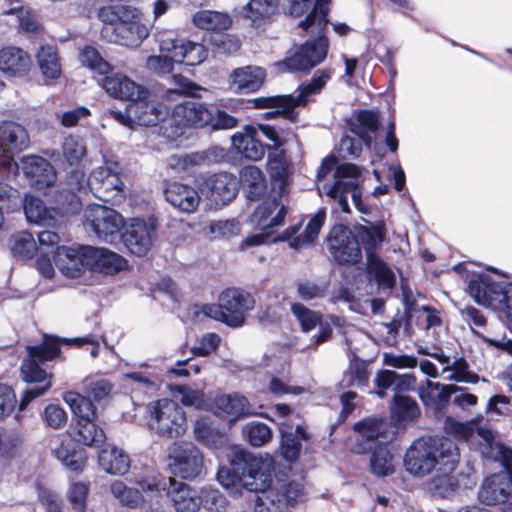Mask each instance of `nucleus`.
<instances>
[{"label":"nucleus","mask_w":512,"mask_h":512,"mask_svg":"<svg viewBox=\"0 0 512 512\" xmlns=\"http://www.w3.org/2000/svg\"><path fill=\"white\" fill-rule=\"evenodd\" d=\"M330 0H290L289 12L295 17L308 13L299 27L316 39L307 41L284 61L290 71H307L321 63L327 55L329 42L325 37Z\"/></svg>","instance_id":"1"},{"label":"nucleus","mask_w":512,"mask_h":512,"mask_svg":"<svg viewBox=\"0 0 512 512\" xmlns=\"http://www.w3.org/2000/svg\"><path fill=\"white\" fill-rule=\"evenodd\" d=\"M459 461L457 446L449 439L420 437L412 442L404 456V468L414 477H424L439 468L453 471Z\"/></svg>","instance_id":"2"},{"label":"nucleus","mask_w":512,"mask_h":512,"mask_svg":"<svg viewBox=\"0 0 512 512\" xmlns=\"http://www.w3.org/2000/svg\"><path fill=\"white\" fill-rule=\"evenodd\" d=\"M99 17L103 22L101 36L111 43L137 47L150 34L148 26L141 22L137 10L133 7H105L100 10Z\"/></svg>","instance_id":"3"},{"label":"nucleus","mask_w":512,"mask_h":512,"mask_svg":"<svg viewBox=\"0 0 512 512\" xmlns=\"http://www.w3.org/2000/svg\"><path fill=\"white\" fill-rule=\"evenodd\" d=\"M79 60L90 70L100 75H106L102 86L114 98L131 101L141 98L147 93L139 84L122 73L108 75L112 66L100 55L98 50L91 46H86L81 50Z\"/></svg>","instance_id":"4"},{"label":"nucleus","mask_w":512,"mask_h":512,"mask_svg":"<svg viewBox=\"0 0 512 512\" xmlns=\"http://www.w3.org/2000/svg\"><path fill=\"white\" fill-rule=\"evenodd\" d=\"M29 358L23 361L21 373L27 382L42 383L47 382L35 388L27 389L21 399L20 409L23 410L35 398L43 395L51 387L50 377L46 371L41 368L40 363L52 360L60 353L58 342L52 338H46L39 346L28 347Z\"/></svg>","instance_id":"5"},{"label":"nucleus","mask_w":512,"mask_h":512,"mask_svg":"<svg viewBox=\"0 0 512 512\" xmlns=\"http://www.w3.org/2000/svg\"><path fill=\"white\" fill-rule=\"evenodd\" d=\"M19 169L23 171L29 184L40 191L52 187L57 181L55 168L41 156H24L18 164L11 155H0V178L12 179Z\"/></svg>","instance_id":"6"},{"label":"nucleus","mask_w":512,"mask_h":512,"mask_svg":"<svg viewBox=\"0 0 512 512\" xmlns=\"http://www.w3.org/2000/svg\"><path fill=\"white\" fill-rule=\"evenodd\" d=\"M361 171L359 167L351 163L339 165L334 172V181L324 184L319 188L337 205L344 213H350L347 196L350 195L355 207L361 213H367L368 209L362 202V188L360 186Z\"/></svg>","instance_id":"7"},{"label":"nucleus","mask_w":512,"mask_h":512,"mask_svg":"<svg viewBox=\"0 0 512 512\" xmlns=\"http://www.w3.org/2000/svg\"><path fill=\"white\" fill-rule=\"evenodd\" d=\"M445 424L446 428L459 438L469 439L476 432L483 440L481 453L484 457L493 461H512V449L495 440L494 431L485 423L482 414L466 422L448 417Z\"/></svg>","instance_id":"8"},{"label":"nucleus","mask_w":512,"mask_h":512,"mask_svg":"<svg viewBox=\"0 0 512 512\" xmlns=\"http://www.w3.org/2000/svg\"><path fill=\"white\" fill-rule=\"evenodd\" d=\"M255 301L246 291L230 288L219 296L218 304H207L202 307L205 316L226 323L231 327L242 326L246 313L254 308Z\"/></svg>","instance_id":"9"},{"label":"nucleus","mask_w":512,"mask_h":512,"mask_svg":"<svg viewBox=\"0 0 512 512\" xmlns=\"http://www.w3.org/2000/svg\"><path fill=\"white\" fill-rule=\"evenodd\" d=\"M354 236L358 243H362L367 254V271L370 277L374 278L379 287L391 289L395 284V275L392 270L376 255L373 250L381 245L385 237L383 224L358 226Z\"/></svg>","instance_id":"10"},{"label":"nucleus","mask_w":512,"mask_h":512,"mask_svg":"<svg viewBox=\"0 0 512 512\" xmlns=\"http://www.w3.org/2000/svg\"><path fill=\"white\" fill-rule=\"evenodd\" d=\"M149 427L158 435L169 438L183 435L187 428L186 416L177 402L163 398L147 406Z\"/></svg>","instance_id":"11"},{"label":"nucleus","mask_w":512,"mask_h":512,"mask_svg":"<svg viewBox=\"0 0 512 512\" xmlns=\"http://www.w3.org/2000/svg\"><path fill=\"white\" fill-rule=\"evenodd\" d=\"M274 409L279 417L277 424L281 434V455L286 461L293 463L300 455L302 442L308 441L310 435L298 415L293 414L288 405L277 404Z\"/></svg>","instance_id":"12"},{"label":"nucleus","mask_w":512,"mask_h":512,"mask_svg":"<svg viewBox=\"0 0 512 512\" xmlns=\"http://www.w3.org/2000/svg\"><path fill=\"white\" fill-rule=\"evenodd\" d=\"M305 498L306 490L301 480L278 483L256 495L255 512H288Z\"/></svg>","instance_id":"13"},{"label":"nucleus","mask_w":512,"mask_h":512,"mask_svg":"<svg viewBox=\"0 0 512 512\" xmlns=\"http://www.w3.org/2000/svg\"><path fill=\"white\" fill-rule=\"evenodd\" d=\"M469 294L480 305L505 312L512 303V284L495 282L488 275H478L470 280Z\"/></svg>","instance_id":"14"},{"label":"nucleus","mask_w":512,"mask_h":512,"mask_svg":"<svg viewBox=\"0 0 512 512\" xmlns=\"http://www.w3.org/2000/svg\"><path fill=\"white\" fill-rule=\"evenodd\" d=\"M123 182L117 172V163L106 161L93 170L88 178V188L105 203H120L124 198Z\"/></svg>","instance_id":"15"},{"label":"nucleus","mask_w":512,"mask_h":512,"mask_svg":"<svg viewBox=\"0 0 512 512\" xmlns=\"http://www.w3.org/2000/svg\"><path fill=\"white\" fill-rule=\"evenodd\" d=\"M171 472L185 480L198 478L204 470V456L192 443H177L169 454Z\"/></svg>","instance_id":"16"},{"label":"nucleus","mask_w":512,"mask_h":512,"mask_svg":"<svg viewBox=\"0 0 512 512\" xmlns=\"http://www.w3.org/2000/svg\"><path fill=\"white\" fill-rule=\"evenodd\" d=\"M85 224L105 242H113L124 226V219L117 211L103 205L93 204L85 209Z\"/></svg>","instance_id":"17"},{"label":"nucleus","mask_w":512,"mask_h":512,"mask_svg":"<svg viewBox=\"0 0 512 512\" xmlns=\"http://www.w3.org/2000/svg\"><path fill=\"white\" fill-rule=\"evenodd\" d=\"M502 471L487 477L478 492L479 500L486 505L504 503L512 495V461H501Z\"/></svg>","instance_id":"18"},{"label":"nucleus","mask_w":512,"mask_h":512,"mask_svg":"<svg viewBox=\"0 0 512 512\" xmlns=\"http://www.w3.org/2000/svg\"><path fill=\"white\" fill-rule=\"evenodd\" d=\"M121 237L130 253L144 256L151 249L156 238V225L152 221L132 219Z\"/></svg>","instance_id":"19"},{"label":"nucleus","mask_w":512,"mask_h":512,"mask_svg":"<svg viewBox=\"0 0 512 512\" xmlns=\"http://www.w3.org/2000/svg\"><path fill=\"white\" fill-rule=\"evenodd\" d=\"M329 241L333 257L339 264H356L361 261L362 253L358 240L345 226H334Z\"/></svg>","instance_id":"20"},{"label":"nucleus","mask_w":512,"mask_h":512,"mask_svg":"<svg viewBox=\"0 0 512 512\" xmlns=\"http://www.w3.org/2000/svg\"><path fill=\"white\" fill-rule=\"evenodd\" d=\"M90 246H62L58 247L54 255V262L63 275L69 278H77L84 271L91 269Z\"/></svg>","instance_id":"21"},{"label":"nucleus","mask_w":512,"mask_h":512,"mask_svg":"<svg viewBox=\"0 0 512 512\" xmlns=\"http://www.w3.org/2000/svg\"><path fill=\"white\" fill-rule=\"evenodd\" d=\"M163 491L171 499L178 512H197L201 507L200 490L176 480L173 477L163 479L160 483Z\"/></svg>","instance_id":"22"},{"label":"nucleus","mask_w":512,"mask_h":512,"mask_svg":"<svg viewBox=\"0 0 512 512\" xmlns=\"http://www.w3.org/2000/svg\"><path fill=\"white\" fill-rule=\"evenodd\" d=\"M160 51L172 54L176 63H185L186 65H199L205 61L208 55L204 45L185 39H159Z\"/></svg>","instance_id":"23"},{"label":"nucleus","mask_w":512,"mask_h":512,"mask_svg":"<svg viewBox=\"0 0 512 512\" xmlns=\"http://www.w3.org/2000/svg\"><path fill=\"white\" fill-rule=\"evenodd\" d=\"M238 187L236 176L223 172L209 176L203 183L202 191L212 204L224 206L237 196Z\"/></svg>","instance_id":"24"},{"label":"nucleus","mask_w":512,"mask_h":512,"mask_svg":"<svg viewBox=\"0 0 512 512\" xmlns=\"http://www.w3.org/2000/svg\"><path fill=\"white\" fill-rule=\"evenodd\" d=\"M357 432L355 444L352 450L357 454H363L377 449L379 446H385L384 440L387 430V423L379 419H365L354 426Z\"/></svg>","instance_id":"25"},{"label":"nucleus","mask_w":512,"mask_h":512,"mask_svg":"<svg viewBox=\"0 0 512 512\" xmlns=\"http://www.w3.org/2000/svg\"><path fill=\"white\" fill-rule=\"evenodd\" d=\"M171 118L179 128H199L208 125L212 112L203 103L189 100L177 104Z\"/></svg>","instance_id":"26"},{"label":"nucleus","mask_w":512,"mask_h":512,"mask_svg":"<svg viewBox=\"0 0 512 512\" xmlns=\"http://www.w3.org/2000/svg\"><path fill=\"white\" fill-rule=\"evenodd\" d=\"M145 95L146 94L136 100H131L129 111L135 124L140 126H155L167 117L169 107L163 100H146Z\"/></svg>","instance_id":"27"},{"label":"nucleus","mask_w":512,"mask_h":512,"mask_svg":"<svg viewBox=\"0 0 512 512\" xmlns=\"http://www.w3.org/2000/svg\"><path fill=\"white\" fill-rule=\"evenodd\" d=\"M286 214V206L273 198L260 203L250 215L249 221L261 231L272 233L273 228L283 224Z\"/></svg>","instance_id":"28"},{"label":"nucleus","mask_w":512,"mask_h":512,"mask_svg":"<svg viewBox=\"0 0 512 512\" xmlns=\"http://www.w3.org/2000/svg\"><path fill=\"white\" fill-rule=\"evenodd\" d=\"M208 410L219 417H231L232 420L255 414L247 398L238 393L217 396Z\"/></svg>","instance_id":"29"},{"label":"nucleus","mask_w":512,"mask_h":512,"mask_svg":"<svg viewBox=\"0 0 512 512\" xmlns=\"http://www.w3.org/2000/svg\"><path fill=\"white\" fill-rule=\"evenodd\" d=\"M165 199L179 212L194 213L201 202L198 191L186 184L173 182L164 190Z\"/></svg>","instance_id":"30"},{"label":"nucleus","mask_w":512,"mask_h":512,"mask_svg":"<svg viewBox=\"0 0 512 512\" xmlns=\"http://www.w3.org/2000/svg\"><path fill=\"white\" fill-rule=\"evenodd\" d=\"M257 128L246 125L231 140L235 151L250 161H260L265 156V145L257 139Z\"/></svg>","instance_id":"31"},{"label":"nucleus","mask_w":512,"mask_h":512,"mask_svg":"<svg viewBox=\"0 0 512 512\" xmlns=\"http://www.w3.org/2000/svg\"><path fill=\"white\" fill-rule=\"evenodd\" d=\"M32 65L30 56L24 50L9 46L0 50V70L12 77L26 75Z\"/></svg>","instance_id":"32"},{"label":"nucleus","mask_w":512,"mask_h":512,"mask_svg":"<svg viewBox=\"0 0 512 512\" xmlns=\"http://www.w3.org/2000/svg\"><path fill=\"white\" fill-rule=\"evenodd\" d=\"M265 75V71L258 66L237 68L230 75V87L237 93L254 92L263 84Z\"/></svg>","instance_id":"33"},{"label":"nucleus","mask_w":512,"mask_h":512,"mask_svg":"<svg viewBox=\"0 0 512 512\" xmlns=\"http://www.w3.org/2000/svg\"><path fill=\"white\" fill-rule=\"evenodd\" d=\"M29 142L28 133L22 125L13 121H0V149L4 153L23 151L28 148Z\"/></svg>","instance_id":"34"},{"label":"nucleus","mask_w":512,"mask_h":512,"mask_svg":"<svg viewBox=\"0 0 512 512\" xmlns=\"http://www.w3.org/2000/svg\"><path fill=\"white\" fill-rule=\"evenodd\" d=\"M20 204L23 205V210L29 223L52 227L57 224L58 212L53 208H48L40 198L26 195Z\"/></svg>","instance_id":"35"},{"label":"nucleus","mask_w":512,"mask_h":512,"mask_svg":"<svg viewBox=\"0 0 512 512\" xmlns=\"http://www.w3.org/2000/svg\"><path fill=\"white\" fill-rule=\"evenodd\" d=\"M91 269L105 274L113 275L127 267V260L119 254L105 248L90 246Z\"/></svg>","instance_id":"36"},{"label":"nucleus","mask_w":512,"mask_h":512,"mask_svg":"<svg viewBox=\"0 0 512 512\" xmlns=\"http://www.w3.org/2000/svg\"><path fill=\"white\" fill-rule=\"evenodd\" d=\"M238 182L250 200H258L267 192L266 177L257 166L248 165L243 167Z\"/></svg>","instance_id":"37"},{"label":"nucleus","mask_w":512,"mask_h":512,"mask_svg":"<svg viewBox=\"0 0 512 512\" xmlns=\"http://www.w3.org/2000/svg\"><path fill=\"white\" fill-rule=\"evenodd\" d=\"M36 57L46 84H52L54 80L61 76V61L55 47L50 45L42 46Z\"/></svg>","instance_id":"38"},{"label":"nucleus","mask_w":512,"mask_h":512,"mask_svg":"<svg viewBox=\"0 0 512 512\" xmlns=\"http://www.w3.org/2000/svg\"><path fill=\"white\" fill-rule=\"evenodd\" d=\"M98 461L105 472L114 475H123L130 467L128 455L115 446L102 449L99 453Z\"/></svg>","instance_id":"39"},{"label":"nucleus","mask_w":512,"mask_h":512,"mask_svg":"<svg viewBox=\"0 0 512 512\" xmlns=\"http://www.w3.org/2000/svg\"><path fill=\"white\" fill-rule=\"evenodd\" d=\"M55 458L66 468L73 472H81L87 462V455L83 449H77L70 442H61L52 449Z\"/></svg>","instance_id":"40"},{"label":"nucleus","mask_w":512,"mask_h":512,"mask_svg":"<svg viewBox=\"0 0 512 512\" xmlns=\"http://www.w3.org/2000/svg\"><path fill=\"white\" fill-rule=\"evenodd\" d=\"M192 22L199 29L221 32L227 30L231 26L232 19L226 12L200 10L193 14Z\"/></svg>","instance_id":"41"},{"label":"nucleus","mask_w":512,"mask_h":512,"mask_svg":"<svg viewBox=\"0 0 512 512\" xmlns=\"http://www.w3.org/2000/svg\"><path fill=\"white\" fill-rule=\"evenodd\" d=\"M253 104L254 107L258 109H275V112L266 113V117H270L274 114H283L291 118L294 108L297 107V101L295 100V97L290 95L259 97L253 100Z\"/></svg>","instance_id":"42"},{"label":"nucleus","mask_w":512,"mask_h":512,"mask_svg":"<svg viewBox=\"0 0 512 512\" xmlns=\"http://www.w3.org/2000/svg\"><path fill=\"white\" fill-rule=\"evenodd\" d=\"M452 384H441L427 380L426 384L419 388V397L427 406L445 404L451 398Z\"/></svg>","instance_id":"43"},{"label":"nucleus","mask_w":512,"mask_h":512,"mask_svg":"<svg viewBox=\"0 0 512 512\" xmlns=\"http://www.w3.org/2000/svg\"><path fill=\"white\" fill-rule=\"evenodd\" d=\"M63 399L70 406L77 422L95 420L96 408L88 397L69 391L64 394Z\"/></svg>","instance_id":"44"},{"label":"nucleus","mask_w":512,"mask_h":512,"mask_svg":"<svg viewBox=\"0 0 512 512\" xmlns=\"http://www.w3.org/2000/svg\"><path fill=\"white\" fill-rule=\"evenodd\" d=\"M350 131L361 138L366 145L371 144L369 133L375 132L379 126V120L375 113L370 111L359 112L349 124Z\"/></svg>","instance_id":"45"},{"label":"nucleus","mask_w":512,"mask_h":512,"mask_svg":"<svg viewBox=\"0 0 512 512\" xmlns=\"http://www.w3.org/2000/svg\"><path fill=\"white\" fill-rule=\"evenodd\" d=\"M442 375H446L445 379L448 381L465 382L476 384L480 381L478 374L474 373L469 369L468 362L458 357L453 360L449 365L442 368Z\"/></svg>","instance_id":"46"},{"label":"nucleus","mask_w":512,"mask_h":512,"mask_svg":"<svg viewBox=\"0 0 512 512\" xmlns=\"http://www.w3.org/2000/svg\"><path fill=\"white\" fill-rule=\"evenodd\" d=\"M390 409L392 418L399 422L411 421L420 415L417 402L413 398L402 394L394 396Z\"/></svg>","instance_id":"47"},{"label":"nucleus","mask_w":512,"mask_h":512,"mask_svg":"<svg viewBox=\"0 0 512 512\" xmlns=\"http://www.w3.org/2000/svg\"><path fill=\"white\" fill-rule=\"evenodd\" d=\"M106 439L105 432L97 426L94 420L81 421L76 423L75 440L86 446L103 444Z\"/></svg>","instance_id":"48"},{"label":"nucleus","mask_w":512,"mask_h":512,"mask_svg":"<svg viewBox=\"0 0 512 512\" xmlns=\"http://www.w3.org/2000/svg\"><path fill=\"white\" fill-rule=\"evenodd\" d=\"M197 441L210 448L221 447L225 442L224 435L211 425L208 419L200 418L194 426Z\"/></svg>","instance_id":"49"},{"label":"nucleus","mask_w":512,"mask_h":512,"mask_svg":"<svg viewBox=\"0 0 512 512\" xmlns=\"http://www.w3.org/2000/svg\"><path fill=\"white\" fill-rule=\"evenodd\" d=\"M279 7V0H250L242 9L245 18L256 22L273 16Z\"/></svg>","instance_id":"50"},{"label":"nucleus","mask_w":512,"mask_h":512,"mask_svg":"<svg viewBox=\"0 0 512 512\" xmlns=\"http://www.w3.org/2000/svg\"><path fill=\"white\" fill-rule=\"evenodd\" d=\"M204 231L213 239H229L241 233V224L234 218L213 220L204 228Z\"/></svg>","instance_id":"51"},{"label":"nucleus","mask_w":512,"mask_h":512,"mask_svg":"<svg viewBox=\"0 0 512 512\" xmlns=\"http://www.w3.org/2000/svg\"><path fill=\"white\" fill-rule=\"evenodd\" d=\"M110 492L120 504L130 508H137L144 501L143 496L138 489L128 487L120 480H115L111 483Z\"/></svg>","instance_id":"52"},{"label":"nucleus","mask_w":512,"mask_h":512,"mask_svg":"<svg viewBox=\"0 0 512 512\" xmlns=\"http://www.w3.org/2000/svg\"><path fill=\"white\" fill-rule=\"evenodd\" d=\"M370 468L377 476H388L395 470L394 457L386 446L371 450Z\"/></svg>","instance_id":"53"},{"label":"nucleus","mask_w":512,"mask_h":512,"mask_svg":"<svg viewBox=\"0 0 512 512\" xmlns=\"http://www.w3.org/2000/svg\"><path fill=\"white\" fill-rule=\"evenodd\" d=\"M10 249L16 257L31 259L38 250V247L33 235L23 231L12 236Z\"/></svg>","instance_id":"54"},{"label":"nucleus","mask_w":512,"mask_h":512,"mask_svg":"<svg viewBox=\"0 0 512 512\" xmlns=\"http://www.w3.org/2000/svg\"><path fill=\"white\" fill-rule=\"evenodd\" d=\"M325 218V210L320 209L309 221L304 233L300 236L294 237V239L290 242V247L297 250L307 244L312 243L317 238L320 229L324 224Z\"/></svg>","instance_id":"55"},{"label":"nucleus","mask_w":512,"mask_h":512,"mask_svg":"<svg viewBox=\"0 0 512 512\" xmlns=\"http://www.w3.org/2000/svg\"><path fill=\"white\" fill-rule=\"evenodd\" d=\"M267 165L272 180L280 183L286 182L290 175V164L285 157V151H270Z\"/></svg>","instance_id":"56"},{"label":"nucleus","mask_w":512,"mask_h":512,"mask_svg":"<svg viewBox=\"0 0 512 512\" xmlns=\"http://www.w3.org/2000/svg\"><path fill=\"white\" fill-rule=\"evenodd\" d=\"M67 184L71 191V199L68 207L64 210L67 213H76L81 208V202L75 193L76 191L81 192L83 189H86V186L88 187V179L86 180L83 171L73 170L67 178Z\"/></svg>","instance_id":"57"},{"label":"nucleus","mask_w":512,"mask_h":512,"mask_svg":"<svg viewBox=\"0 0 512 512\" xmlns=\"http://www.w3.org/2000/svg\"><path fill=\"white\" fill-rule=\"evenodd\" d=\"M87 153L86 146L82 139L74 136L65 138L62 145V156L70 165H78Z\"/></svg>","instance_id":"58"},{"label":"nucleus","mask_w":512,"mask_h":512,"mask_svg":"<svg viewBox=\"0 0 512 512\" xmlns=\"http://www.w3.org/2000/svg\"><path fill=\"white\" fill-rule=\"evenodd\" d=\"M369 379L367 364L361 360H353L350 363L348 371L345 373L341 382L342 386L362 387L366 386Z\"/></svg>","instance_id":"59"},{"label":"nucleus","mask_w":512,"mask_h":512,"mask_svg":"<svg viewBox=\"0 0 512 512\" xmlns=\"http://www.w3.org/2000/svg\"><path fill=\"white\" fill-rule=\"evenodd\" d=\"M88 493L89 485L87 483L76 481L69 486L67 490V498L71 506L70 512H88Z\"/></svg>","instance_id":"60"},{"label":"nucleus","mask_w":512,"mask_h":512,"mask_svg":"<svg viewBox=\"0 0 512 512\" xmlns=\"http://www.w3.org/2000/svg\"><path fill=\"white\" fill-rule=\"evenodd\" d=\"M214 153L213 150H209L173 157L170 165L179 172L188 171L194 166L210 162Z\"/></svg>","instance_id":"61"},{"label":"nucleus","mask_w":512,"mask_h":512,"mask_svg":"<svg viewBox=\"0 0 512 512\" xmlns=\"http://www.w3.org/2000/svg\"><path fill=\"white\" fill-rule=\"evenodd\" d=\"M291 312L298 321L303 332L313 330L321 321V314L314 310L309 309L301 303H293L291 305Z\"/></svg>","instance_id":"62"},{"label":"nucleus","mask_w":512,"mask_h":512,"mask_svg":"<svg viewBox=\"0 0 512 512\" xmlns=\"http://www.w3.org/2000/svg\"><path fill=\"white\" fill-rule=\"evenodd\" d=\"M247 439L252 446L261 447L272 439L271 428L262 422H251L244 428Z\"/></svg>","instance_id":"63"},{"label":"nucleus","mask_w":512,"mask_h":512,"mask_svg":"<svg viewBox=\"0 0 512 512\" xmlns=\"http://www.w3.org/2000/svg\"><path fill=\"white\" fill-rule=\"evenodd\" d=\"M201 505L214 512H224L228 506L226 497L217 489L203 487L200 489Z\"/></svg>","instance_id":"64"}]
</instances>
